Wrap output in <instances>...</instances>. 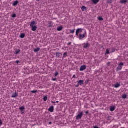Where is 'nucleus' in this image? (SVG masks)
Segmentation results:
<instances>
[{
	"instance_id": "f257e3e1",
	"label": "nucleus",
	"mask_w": 128,
	"mask_h": 128,
	"mask_svg": "<svg viewBox=\"0 0 128 128\" xmlns=\"http://www.w3.org/2000/svg\"><path fill=\"white\" fill-rule=\"evenodd\" d=\"M76 36L80 40H82L86 36V30L84 28H78L76 31Z\"/></svg>"
},
{
	"instance_id": "f03ea898",
	"label": "nucleus",
	"mask_w": 128,
	"mask_h": 128,
	"mask_svg": "<svg viewBox=\"0 0 128 128\" xmlns=\"http://www.w3.org/2000/svg\"><path fill=\"white\" fill-rule=\"evenodd\" d=\"M124 64L122 62H119L117 68H116V72H118V70H122V68Z\"/></svg>"
},
{
	"instance_id": "7ed1b4c3",
	"label": "nucleus",
	"mask_w": 128,
	"mask_h": 128,
	"mask_svg": "<svg viewBox=\"0 0 128 128\" xmlns=\"http://www.w3.org/2000/svg\"><path fill=\"white\" fill-rule=\"evenodd\" d=\"M82 116H84V112H78L77 116H76L75 117L76 120H80L82 118Z\"/></svg>"
},
{
	"instance_id": "20e7f679",
	"label": "nucleus",
	"mask_w": 128,
	"mask_h": 128,
	"mask_svg": "<svg viewBox=\"0 0 128 128\" xmlns=\"http://www.w3.org/2000/svg\"><path fill=\"white\" fill-rule=\"evenodd\" d=\"M76 82H78V84L75 86L76 88H78L80 86H82L84 84V81L82 80H79L76 81Z\"/></svg>"
},
{
	"instance_id": "39448f33",
	"label": "nucleus",
	"mask_w": 128,
	"mask_h": 128,
	"mask_svg": "<svg viewBox=\"0 0 128 128\" xmlns=\"http://www.w3.org/2000/svg\"><path fill=\"white\" fill-rule=\"evenodd\" d=\"M82 48H85V50H88L90 48V43L88 42H86V43H83L82 44Z\"/></svg>"
},
{
	"instance_id": "423d86ee",
	"label": "nucleus",
	"mask_w": 128,
	"mask_h": 128,
	"mask_svg": "<svg viewBox=\"0 0 128 128\" xmlns=\"http://www.w3.org/2000/svg\"><path fill=\"white\" fill-rule=\"evenodd\" d=\"M24 106H22L19 107V110H20L21 114H24L26 112Z\"/></svg>"
},
{
	"instance_id": "0eeeda50",
	"label": "nucleus",
	"mask_w": 128,
	"mask_h": 128,
	"mask_svg": "<svg viewBox=\"0 0 128 128\" xmlns=\"http://www.w3.org/2000/svg\"><path fill=\"white\" fill-rule=\"evenodd\" d=\"M113 86L115 88H120V83L116 82L115 84H114Z\"/></svg>"
},
{
	"instance_id": "6e6552de",
	"label": "nucleus",
	"mask_w": 128,
	"mask_h": 128,
	"mask_svg": "<svg viewBox=\"0 0 128 128\" xmlns=\"http://www.w3.org/2000/svg\"><path fill=\"white\" fill-rule=\"evenodd\" d=\"M18 96V93L16 92V91H15V92L12 93L11 98H16Z\"/></svg>"
},
{
	"instance_id": "1a4fd4ad",
	"label": "nucleus",
	"mask_w": 128,
	"mask_h": 128,
	"mask_svg": "<svg viewBox=\"0 0 128 128\" xmlns=\"http://www.w3.org/2000/svg\"><path fill=\"white\" fill-rule=\"evenodd\" d=\"M86 68V65H82L80 67V72H82V70H84Z\"/></svg>"
},
{
	"instance_id": "9d476101",
	"label": "nucleus",
	"mask_w": 128,
	"mask_h": 128,
	"mask_svg": "<svg viewBox=\"0 0 128 128\" xmlns=\"http://www.w3.org/2000/svg\"><path fill=\"white\" fill-rule=\"evenodd\" d=\"M62 28H64V27H62V25H60V26H58L56 28V30L58 32H60L62 30Z\"/></svg>"
},
{
	"instance_id": "9b49d317",
	"label": "nucleus",
	"mask_w": 128,
	"mask_h": 128,
	"mask_svg": "<svg viewBox=\"0 0 128 128\" xmlns=\"http://www.w3.org/2000/svg\"><path fill=\"white\" fill-rule=\"evenodd\" d=\"M36 26V21H32L30 22V26L31 28L32 26Z\"/></svg>"
},
{
	"instance_id": "f8f14e48",
	"label": "nucleus",
	"mask_w": 128,
	"mask_h": 128,
	"mask_svg": "<svg viewBox=\"0 0 128 128\" xmlns=\"http://www.w3.org/2000/svg\"><path fill=\"white\" fill-rule=\"evenodd\" d=\"M54 106L52 105L49 107L48 110V112H54Z\"/></svg>"
},
{
	"instance_id": "ddd939ff",
	"label": "nucleus",
	"mask_w": 128,
	"mask_h": 128,
	"mask_svg": "<svg viewBox=\"0 0 128 128\" xmlns=\"http://www.w3.org/2000/svg\"><path fill=\"white\" fill-rule=\"evenodd\" d=\"M56 58H62V54L60 52H56Z\"/></svg>"
},
{
	"instance_id": "4468645a",
	"label": "nucleus",
	"mask_w": 128,
	"mask_h": 128,
	"mask_svg": "<svg viewBox=\"0 0 128 128\" xmlns=\"http://www.w3.org/2000/svg\"><path fill=\"white\" fill-rule=\"evenodd\" d=\"M36 28H38V26H36V25L31 27V30H32V32H36Z\"/></svg>"
},
{
	"instance_id": "2eb2a0df",
	"label": "nucleus",
	"mask_w": 128,
	"mask_h": 128,
	"mask_svg": "<svg viewBox=\"0 0 128 128\" xmlns=\"http://www.w3.org/2000/svg\"><path fill=\"white\" fill-rule=\"evenodd\" d=\"M40 48H34L33 50L34 52H40Z\"/></svg>"
},
{
	"instance_id": "dca6fc26",
	"label": "nucleus",
	"mask_w": 128,
	"mask_h": 128,
	"mask_svg": "<svg viewBox=\"0 0 128 128\" xmlns=\"http://www.w3.org/2000/svg\"><path fill=\"white\" fill-rule=\"evenodd\" d=\"M20 52V49H16L15 52H14V54H18Z\"/></svg>"
},
{
	"instance_id": "f3484780",
	"label": "nucleus",
	"mask_w": 128,
	"mask_h": 128,
	"mask_svg": "<svg viewBox=\"0 0 128 128\" xmlns=\"http://www.w3.org/2000/svg\"><path fill=\"white\" fill-rule=\"evenodd\" d=\"M91 2H92L94 4H97L98 3L100 2V0H91Z\"/></svg>"
},
{
	"instance_id": "a211bd4d",
	"label": "nucleus",
	"mask_w": 128,
	"mask_h": 128,
	"mask_svg": "<svg viewBox=\"0 0 128 128\" xmlns=\"http://www.w3.org/2000/svg\"><path fill=\"white\" fill-rule=\"evenodd\" d=\"M18 0H15L13 2L12 4L13 6H18Z\"/></svg>"
},
{
	"instance_id": "6ab92c4d",
	"label": "nucleus",
	"mask_w": 128,
	"mask_h": 128,
	"mask_svg": "<svg viewBox=\"0 0 128 128\" xmlns=\"http://www.w3.org/2000/svg\"><path fill=\"white\" fill-rule=\"evenodd\" d=\"M116 106H110V112H114V110L116 109Z\"/></svg>"
},
{
	"instance_id": "aec40b11",
	"label": "nucleus",
	"mask_w": 128,
	"mask_h": 128,
	"mask_svg": "<svg viewBox=\"0 0 128 128\" xmlns=\"http://www.w3.org/2000/svg\"><path fill=\"white\" fill-rule=\"evenodd\" d=\"M81 10H82V12H84V10H86V6H82L81 7Z\"/></svg>"
},
{
	"instance_id": "412c9836",
	"label": "nucleus",
	"mask_w": 128,
	"mask_h": 128,
	"mask_svg": "<svg viewBox=\"0 0 128 128\" xmlns=\"http://www.w3.org/2000/svg\"><path fill=\"white\" fill-rule=\"evenodd\" d=\"M25 36H26V34L24 33H21L20 34V38H24Z\"/></svg>"
},
{
	"instance_id": "4be33fe9",
	"label": "nucleus",
	"mask_w": 128,
	"mask_h": 128,
	"mask_svg": "<svg viewBox=\"0 0 128 128\" xmlns=\"http://www.w3.org/2000/svg\"><path fill=\"white\" fill-rule=\"evenodd\" d=\"M66 56H68V52H65L63 54L62 58H65Z\"/></svg>"
},
{
	"instance_id": "5701e85b",
	"label": "nucleus",
	"mask_w": 128,
	"mask_h": 128,
	"mask_svg": "<svg viewBox=\"0 0 128 128\" xmlns=\"http://www.w3.org/2000/svg\"><path fill=\"white\" fill-rule=\"evenodd\" d=\"M128 1L126 0H120V4H126Z\"/></svg>"
},
{
	"instance_id": "b1692460",
	"label": "nucleus",
	"mask_w": 128,
	"mask_h": 128,
	"mask_svg": "<svg viewBox=\"0 0 128 128\" xmlns=\"http://www.w3.org/2000/svg\"><path fill=\"white\" fill-rule=\"evenodd\" d=\"M48 100V96H43V100L44 102H46Z\"/></svg>"
},
{
	"instance_id": "393cba45",
	"label": "nucleus",
	"mask_w": 128,
	"mask_h": 128,
	"mask_svg": "<svg viewBox=\"0 0 128 128\" xmlns=\"http://www.w3.org/2000/svg\"><path fill=\"white\" fill-rule=\"evenodd\" d=\"M76 29H74V30H72V29H70L69 30V31H70V34H74V30H75Z\"/></svg>"
},
{
	"instance_id": "a878e982",
	"label": "nucleus",
	"mask_w": 128,
	"mask_h": 128,
	"mask_svg": "<svg viewBox=\"0 0 128 128\" xmlns=\"http://www.w3.org/2000/svg\"><path fill=\"white\" fill-rule=\"evenodd\" d=\"M105 54H110V50H108V49H106V52H105Z\"/></svg>"
},
{
	"instance_id": "bb28decb",
	"label": "nucleus",
	"mask_w": 128,
	"mask_h": 128,
	"mask_svg": "<svg viewBox=\"0 0 128 128\" xmlns=\"http://www.w3.org/2000/svg\"><path fill=\"white\" fill-rule=\"evenodd\" d=\"M54 76H58V72L57 70H56Z\"/></svg>"
},
{
	"instance_id": "cd10ccee",
	"label": "nucleus",
	"mask_w": 128,
	"mask_h": 128,
	"mask_svg": "<svg viewBox=\"0 0 128 128\" xmlns=\"http://www.w3.org/2000/svg\"><path fill=\"white\" fill-rule=\"evenodd\" d=\"M122 98H126V94H123L122 96Z\"/></svg>"
},
{
	"instance_id": "c85d7f7f",
	"label": "nucleus",
	"mask_w": 128,
	"mask_h": 128,
	"mask_svg": "<svg viewBox=\"0 0 128 128\" xmlns=\"http://www.w3.org/2000/svg\"><path fill=\"white\" fill-rule=\"evenodd\" d=\"M98 20H104V18H102V17L99 16L98 17Z\"/></svg>"
},
{
	"instance_id": "c756f323",
	"label": "nucleus",
	"mask_w": 128,
	"mask_h": 128,
	"mask_svg": "<svg viewBox=\"0 0 128 128\" xmlns=\"http://www.w3.org/2000/svg\"><path fill=\"white\" fill-rule=\"evenodd\" d=\"M116 52V48H111V52Z\"/></svg>"
},
{
	"instance_id": "7c9ffc66",
	"label": "nucleus",
	"mask_w": 128,
	"mask_h": 128,
	"mask_svg": "<svg viewBox=\"0 0 128 128\" xmlns=\"http://www.w3.org/2000/svg\"><path fill=\"white\" fill-rule=\"evenodd\" d=\"M38 92V90H31V92L32 94H36V92Z\"/></svg>"
},
{
	"instance_id": "2f4dec72",
	"label": "nucleus",
	"mask_w": 128,
	"mask_h": 128,
	"mask_svg": "<svg viewBox=\"0 0 128 128\" xmlns=\"http://www.w3.org/2000/svg\"><path fill=\"white\" fill-rule=\"evenodd\" d=\"M11 16L12 18H16V14H12Z\"/></svg>"
},
{
	"instance_id": "473e14b6",
	"label": "nucleus",
	"mask_w": 128,
	"mask_h": 128,
	"mask_svg": "<svg viewBox=\"0 0 128 128\" xmlns=\"http://www.w3.org/2000/svg\"><path fill=\"white\" fill-rule=\"evenodd\" d=\"M48 26L50 27V26H52V22H50L48 23Z\"/></svg>"
},
{
	"instance_id": "72a5a7b5",
	"label": "nucleus",
	"mask_w": 128,
	"mask_h": 128,
	"mask_svg": "<svg viewBox=\"0 0 128 128\" xmlns=\"http://www.w3.org/2000/svg\"><path fill=\"white\" fill-rule=\"evenodd\" d=\"M2 126V120L0 119V126Z\"/></svg>"
},
{
	"instance_id": "f704fd0d",
	"label": "nucleus",
	"mask_w": 128,
	"mask_h": 128,
	"mask_svg": "<svg viewBox=\"0 0 128 128\" xmlns=\"http://www.w3.org/2000/svg\"><path fill=\"white\" fill-rule=\"evenodd\" d=\"M52 80H54V82L55 80H56V78H52Z\"/></svg>"
},
{
	"instance_id": "c9c22d12",
	"label": "nucleus",
	"mask_w": 128,
	"mask_h": 128,
	"mask_svg": "<svg viewBox=\"0 0 128 128\" xmlns=\"http://www.w3.org/2000/svg\"><path fill=\"white\" fill-rule=\"evenodd\" d=\"M16 64H18L19 62H20L18 60H16V62H15Z\"/></svg>"
},
{
	"instance_id": "e433bc0d",
	"label": "nucleus",
	"mask_w": 128,
	"mask_h": 128,
	"mask_svg": "<svg viewBox=\"0 0 128 128\" xmlns=\"http://www.w3.org/2000/svg\"><path fill=\"white\" fill-rule=\"evenodd\" d=\"M93 128H99L98 126H93Z\"/></svg>"
},
{
	"instance_id": "4c0bfd02",
	"label": "nucleus",
	"mask_w": 128,
	"mask_h": 128,
	"mask_svg": "<svg viewBox=\"0 0 128 128\" xmlns=\"http://www.w3.org/2000/svg\"><path fill=\"white\" fill-rule=\"evenodd\" d=\"M108 2L110 4H112V0L108 1Z\"/></svg>"
},
{
	"instance_id": "58836bf2",
	"label": "nucleus",
	"mask_w": 128,
	"mask_h": 128,
	"mask_svg": "<svg viewBox=\"0 0 128 128\" xmlns=\"http://www.w3.org/2000/svg\"><path fill=\"white\" fill-rule=\"evenodd\" d=\"M110 62H108L106 63V64H107V66H110Z\"/></svg>"
},
{
	"instance_id": "ea45409f",
	"label": "nucleus",
	"mask_w": 128,
	"mask_h": 128,
	"mask_svg": "<svg viewBox=\"0 0 128 128\" xmlns=\"http://www.w3.org/2000/svg\"><path fill=\"white\" fill-rule=\"evenodd\" d=\"M72 44L71 42H69L67 44L68 46H70V44Z\"/></svg>"
},
{
	"instance_id": "a19ab883",
	"label": "nucleus",
	"mask_w": 128,
	"mask_h": 128,
	"mask_svg": "<svg viewBox=\"0 0 128 128\" xmlns=\"http://www.w3.org/2000/svg\"><path fill=\"white\" fill-rule=\"evenodd\" d=\"M72 78H76V74H74Z\"/></svg>"
},
{
	"instance_id": "79ce46f5",
	"label": "nucleus",
	"mask_w": 128,
	"mask_h": 128,
	"mask_svg": "<svg viewBox=\"0 0 128 128\" xmlns=\"http://www.w3.org/2000/svg\"><path fill=\"white\" fill-rule=\"evenodd\" d=\"M85 113L88 114V110H86Z\"/></svg>"
},
{
	"instance_id": "37998d69",
	"label": "nucleus",
	"mask_w": 128,
	"mask_h": 128,
	"mask_svg": "<svg viewBox=\"0 0 128 128\" xmlns=\"http://www.w3.org/2000/svg\"><path fill=\"white\" fill-rule=\"evenodd\" d=\"M52 124V122H48V124Z\"/></svg>"
},
{
	"instance_id": "c03bdc74",
	"label": "nucleus",
	"mask_w": 128,
	"mask_h": 128,
	"mask_svg": "<svg viewBox=\"0 0 128 128\" xmlns=\"http://www.w3.org/2000/svg\"><path fill=\"white\" fill-rule=\"evenodd\" d=\"M51 102H52V104H55V103H56V102H54V101H51Z\"/></svg>"
},
{
	"instance_id": "a18cd8bd",
	"label": "nucleus",
	"mask_w": 128,
	"mask_h": 128,
	"mask_svg": "<svg viewBox=\"0 0 128 128\" xmlns=\"http://www.w3.org/2000/svg\"><path fill=\"white\" fill-rule=\"evenodd\" d=\"M55 102H56V104H58V101L57 100Z\"/></svg>"
},
{
	"instance_id": "49530a36",
	"label": "nucleus",
	"mask_w": 128,
	"mask_h": 128,
	"mask_svg": "<svg viewBox=\"0 0 128 128\" xmlns=\"http://www.w3.org/2000/svg\"><path fill=\"white\" fill-rule=\"evenodd\" d=\"M36 2H40V0H36Z\"/></svg>"
},
{
	"instance_id": "de8ad7c7",
	"label": "nucleus",
	"mask_w": 128,
	"mask_h": 128,
	"mask_svg": "<svg viewBox=\"0 0 128 128\" xmlns=\"http://www.w3.org/2000/svg\"><path fill=\"white\" fill-rule=\"evenodd\" d=\"M80 46H82V44H80Z\"/></svg>"
}]
</instances>
